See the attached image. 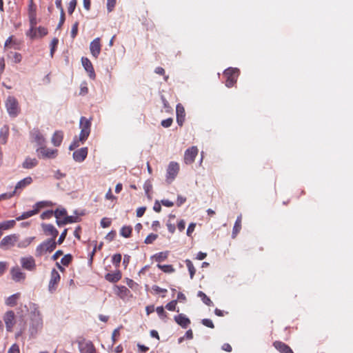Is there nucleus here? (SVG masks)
<instances>
[{"label": "nucleus", "instance_id": "nucleus-18", "mask_svg": "<svg viewBox=\"0 0 353 353\" xmlns=\"http://www.w3.org/2000/svg\"><path fill=\"white\" fill-rule=\"evenodd\" d=\"M90 50L91 54L97 58L101 52V43L99 37L94 39L90 44Z\"/></svg>", "mask_w": 353, "mask_h": 353}, {"label": "nucleus", "instance_id": "nucleus-46", "mask_svg": "<svg viewBox=\"0 0 353 353\" xmlns=\"http://www.w3.org/2000/svg\"><path fill=\"white\" fill-rule=\"evenodd\" d=\"M111 219L104 217L101 221V226L103 228H108L111 225Z\"/></svg>", "mask_w": 353, "mask_h": 353}, {"label": "nucleus", "instance_id": "nucleus-51", "mask_svg": "<svg viewBox=\"0 0 353 353\" xmlns=\"http://www.w3.org/2000/svg\"><path fill=\"white\" fill-rule=\"evenodd\" d=\"M121 261V255L120 254H116L112 256V263L115 264L116 266H119Z\"/></svg>", "mask_w": 353, "mask_h": 353}, {"label": "nucleus", "instance_id": "nucleus-27", "mask_svg": "<svg viewBox=\"0 0 353 353\" xmlns=\"http://www.w3.org/2000/svg\"><path fill=\"white\" fill-rule=\"evenodd\" d=\"M38 161L35 158L28 157L22 163V167L25 169H32L37 166Z\"/></svg>", "mask_w": 353, "mask_h": 353}, {"label": "nucleus", "instance_id": "nucleus-31", "mask_svg": "<svg viewBox=\"0 0 353 353\" xmlns=\"http://www.w3.org/2000/svg\"><path fill=\"white\" fill-rule=\"evenodd\" d=\"M34 236L27 237V238L20 241L18 243L17 246L20 248H25L28 247L30 244H31V243L34 241Z\"/></svg>", "mask_w": 353, "mask_h": 353}, {"label": "nucleus", "instance_id": "nucleus-7", "mask_svg": "<svg viewBox=\"0 0 353 353\" xmlns=\"http://www.w3.org/2000/svg\"><path fill=\"white\" fill-rule=\"evenodd\" d=\"M21 267L30 272H33L37 268L36 261L33 256H28L20 259Z\"/></svg>", "mask_w": 353, "mask_h": 353}, {"label": "nucleus", "instance_id": "nucleus-14", "mask_svg": "<svg viewBox=\"0 0 353 353\" xmlns=\"http://www.w3.org/2000/svg\"><path fill=\"white\" fill-rule=\"evenodd\" d=\"M88 152V150L86 147L78 149L73 152V159L76 162L81 163L85 159Z\"/></svg>", "mask_w": 353, "mask_h": 353}, {"label": "nucleus", "instance_id": "nucleus-2", "mask_svg": "<svg viewBox=\"0 0 353 353\" xmlns=\"http://www.w3.org/2000/svg\"><path fill=\"white\" fill-rule=\"evenodd\" d=\"M57 243L53 239H49L39 244L35 250L37 256H41L47 252H51L56 248Z\"/></svg>", "mask_w": 353, "mask_h": 353}, {"label": "nucleus", "instance_id": "nucleus-33", "mask_svg": "<svg viewBox=\"0 0 353 353\" xmlns=\"http://www.w3.org/2000/svg\"><path fill=\"white\" fill-rule=\"evenodd\" d=\"M14 225H15L14 220H10V221H6L2 222L0 223V231H1L2 230H6L12 228L14 227Z\"/></svg>", "mask_w": 353, "mask_h": 353}, {"label": "nucleus", "instance_id": "nucleus-57", "mask_svg": "<svg viewBox=\"0 0 353 353\" xmlns=\"http://www.w3.org/2000/svg\"><path fill=\"white\" fill-rule=\"evenodd\" d=\"M202 323L203 325L206 326V327H210V328H213L214 327V324H213V322L209 319H204L202 320Z\"/></svg>", "mask_w": 353, "mask_h": 353}, {"label": "nucleus", "instance_id": "nucleus-22", "mask_svg": "<svg viewBox=\"0 0 353 353\" xmlns=\"http://www.w3.org/2000/svg\"><path fill=\"white\" fill-rule=\"evenodd\" d=\"M175 321L183 328H186L190 324V319L183 314H180L174 316Z\"/></svg>", "mask_w": 353, "mask_h": 353}, {"label": "nucleus", "instance_id": "nucleus-50", "mask_svg": "<svg viewBox=\"0 0 353 353\" xmlns=\"http://www.w3.org/2000/svg\"><path fill=\"white\" fill-rule=\"evenodd\" d=\"M157 313L161 319H165L166 317V314L164 311V308L163 306L157 307L156 309Z\"/></svg>", "mask_w": 353, "mask_h": 353}, {"label": "nucleus", "instance_id": "nucleus-64", "mask_svg": "<svg viewBox=\"0 0 353 353\" xmlns=\"http://www.w3.org/2000/svg\"><path fill=\"white\" fill-rule=\"evenodd\" d=\"M143 188H144L145 193L148 194V192L152 189V185H151L150 182H149V181L145 182L144 184Z\"/></svg>", "mask_w": 353, "mask_h": 353}, {"label": "nucleus", "instance_id": "nucleus-1", "mask_svg": "<svg viewBox=\"0 0 353 353\" xmlns=\"http://www.w3.org/2000/svg\"><path fill=\"white\" fill-rule=\"evenodd\" d=\"M3 321L6 330V338H7V334L13 332L17 323V316L14 312L12 310L6 312L3 315Z\"/></svg>", "mask_w": 353, "mask_h": 353}, {"label": "nucleus", "instance_id": "nucleus-40", "mask_svg": "<svg viewBox=\"0 0 353 353\" xmlns=\"http://www.w3.org/2000/svg\"><path fill=\"white\" fill-rule=\"evenodd\" d=\"M158 268L161 270L163 272L166 273H172L174 271V269L171 265H157Z\"/></svg>", "mask_w": 353, "mask_h": 353}, {"label": "nucleus", "instance_id": "nucleus-30", "mask_svg": "<svg viewBox=\"0 0 353 353\" xmlns=\"http://www.w3.org/2000/svg\"><path fill=\"white\" fill-rule=\"evenodd\" d=\"M241 228V215H239L234 223L232 230V237L235 238Z\"/></svg>", "mask_w": 353, "mask_h": 353}, {"label": "nucleus", "instance_id": "nucleus-42", "mask_svg": "<svg viewBox=\"0 0 353 353\" xmlns=\"http://www.w3.org/2000/svg\"><path fill=\"white\" fill-rule=\"evenodd\" d=\"M77 0H71L69 2L68 6V12L69 14H72L73 13V12L75 10V8L77 6Z\"/></svg>", "mask_w": 353, "mask_h": 353}, {"label": "nucleus", "instance_id": "nucleus-48", "mask_svg": "<svg viewBox=\"0 0 353 353\" xmlns=\"http://www.w3.org/2000/svg\"><path fill=\"white\" fill-rule=\"evenodd\" d=\"M47 33H48L47 30L43 27L40 26L38 28H37V37H42L45 36L46 34H47Z\"/></svg>", "mask_w": 353, "mask_h": 353}, {"label": "nucleus", "instance_id": "nucleus-58", "mask_svg": "<svg viewBox=\"0 0 353 353\" xmlns=\"http://www.w3.org/2000/svg\"><path fill=\"white\" fill-rule=\"evenodd\" d=\"M77 32H78V23L76 22L72 27V30H71V37L72 38H74L77 34Z\"/></svg>", "mask_w": 353, "mask_h": 353}, {"label": "nucleus", "instance_id": "nucleus-4", "mask_svg": "<svg viewBox=\"0 0 353 353\" xmlns=\"http://www.w3.org/2000/svg\"><path fill=\"white\" fill-rule=\"evenodd\" d=\"M6 107L10 116L16 117L19 112V104L17 99L13 97H8L6 101Z\"/></svg>", "mask_w": 353, "mask_h": 353}, {"label": "nucleus", "instance_id": "nucleus-43", "mask_svg": "<svg viewBox=\"0 0 353 353\" xmlns=\"http://www.w3.org/2000/svg\"><path fill=\"white\" fill-rule=\"evenodd\" d=\"M11 54H12V52H10L8 54V57H10ZM21 59H22V56H21V54L20 53H18V52H14L13 53L12 60H13L14 63H20L21 61Z\"/></svg>", "mask_w": 353, "mask_h": 353}, {"label": "nucleus", "instance_id": "nucleus-38", "mask_svg": "<svg viewBox=\"0 0 353 353\" xmlns=\"http://www.w3.org/2000/svg\"><path fill=\"white\" fill-rule=\"evenodd\" d=\"M198 296L200 297L201 299V300L203 301V302L207 305H211L212 304V301L210 300V299L209 297H208L206 296V294L205 293H203V292L201 291H199L198 292Z\"/></svg>", "mask_w": 353, "mask_h": 353}, {"label": "nucleus", "instance_id": "nucleus-44", "mask_svg": "<svg viewBox=\"0 0 353 353\" xmlns=\"http://www.w3.org/2000/svg\"><path fill=\"white\" fill-rule=\"evenodd\" d=\"M35 26H36L30 25V29L29 32L27 33L28 36H29L32 39L37 37V28H35Z\"/></svg>", "mask_w": 353, "mask_h": 353}, {"label": "nucleus", "instance_id": "nucleus-32", "mask_svg": "<svg viewBox=\"0 0 353 353\" xmlns=\"http://www.w3.org/2000/svg\"><path fill=\"white\" fill-rule=\"evenodd\" d=\"M52 205V203L50 201H39V202H37V203H35V205L33 206V208H34V210H37V213H38L39 211L40 210V209L46 208V207L51 206Z\"/></svg>", "mask_w": 353, "mask_h": 353}, {"label": "nucleus", "instance_id": "nucleus-23", "mask_svg": "<svg viewBox=\"0 0 353 353\" xmlns=\"http://www.w3.org/2000/svg\"><path fill=\"white\" fill-rule=\"evenodd\" d=\"M63 139V132L62 131L57 130L53 134L51 141L54 146L58 147L61 144Z\"/></svg>", "mask_w": 353, "mask_h": 353}, {"label": "nucleus", "instance_id": "nucleus-8", "mask_svg": "<svg viewBox=\"0 0 353 353\" xmlns=\"http://www.w3.org/2000/svg\"><path fill=\"white\" fill-rule=\"evenodd\" d=\"M17 234H10L6 236L0 242V248L3 250H8L10 247L14 246L18 241Z\"/></svg>", "mask_w": 353, "mask_h": 353}, {"label": "nucleus", "instance_id": "nucleus-61", "mask_svg": "<svg viewBox=\"0 0 353 353\" xmlns=\"http://www.w3.org/2000/svg\"><path fill=\"white\" fill-rule=\"evenodd\" d=\"M146 208L145 207H140L137 210V216L138 217H141L145 212Z\"/></svg>", "mask_w": 353, "mask_h": 353}, {"label": "nucleus", "instance_id": "nucleus-10", "mask_svg": "<svg viewBox=\"0 0 353 353\" xmlns=\"http://www.w3.org/2000/svg\"><path fill=\"white\" fill-rule=\"evenodd\" d=\"M198 154V149L196 146H192L185 150L184 154V161L186 164H190L194 162L195 157Z\"/></svg>", "mask_w": 353, "mask_h": 353}, {"label": "nucleus", "instance_id": "nucleus-28", "mask_svg": "<svg viewBox=\"0 0 353 353\" xmlns=\"http://www.w3.org/2000/svg\"><path fill=\"white\" fill-rule=\"evenodd\" d=\"M19 293L14 294L10 296L9 297H8L6 299L5 303L8 306L13 307L17 305V300L19 299Z\"/></svg>", "mask_w": 353, "mask_h": 353}, {"label": "nucleus", "instance_id": "nucleus-21", "mask_svg": "<svg viewBox=\"0 0 353 353\" xmlns=\"http://www.w3.org/2000/svg\"><path fill=\"white\" fill-rule=\"evenodd\" d=\"M32 182V179L30 176H27L22 180L19 181L15 185L14 190L12 192L14 194L17 192L18 190H22L25 188L26 186L31 184Z\"/></svg>", "mask_w": 353, "mask_h": 353}, {"label": "nucleus", "instance_id": "nucleus-55", "mask_svg": "<svg viewBox=\"0 0 353 353\" xmlns=\"http://www.w3.org/2000/svg\"><path fill=\"white\" fill-rule=\"evenodd\" d=\"M67 232H68V229H65L62 233L61 234L58 241H57V243L58 244H61L63 241L65 240V237H66V235H67Z\"/></svg>", "mask_w": 353, "mask_h": 353}, {"label": "nucleus", "instance_id": "nucleus-5", "mask_svg": "<svg viewBox=\"0 0 353 353\" xmlns=\"http://www.w3.org/2000/svg\"><path fill=\"white\" fill-rule=\"evenodd\" d=\"M224 75L227 77L225 85L228 88L232 87L239 76V70L237 68H230L224 71Z\"/></svg>", "mask_w": 353, "mask_h": 353}, {"label": "nucleus", "instance_id": "nucleus-34", "mask_svg": "<svg viewBox=\"0 0 353 353\" xmlns=\"http://www.w3.org/2000/svg\"><path fill=\"white\" fill-rule=\"evenodd\" d=\"M37 214V210H34V208H33V210H32L24 212L20 216L17 218V221L23 220V219H28V218H29L34 214Z\"/></svg>", "mask_w": 353, "mask_h": 353}, {"label": "nucleus", "instance_id": "nucleus-19", "mask_svg": "<svg viewBox=\"0 0 353 353\" xmlns=\"http://www.w3.org/2000/svg\"><path fill=\"white\" fill-rule=\"evenodd\" d=\"M31 138L33 141L37 143L39 145L43 146L46 143V139L42 133L38 129H34L31 132Z\"/></svg>", "mask_w": 353, "mask_h": 353}, {"label": "nucleus", "instance_id": "nucleus-17", "mask_svg": "<svg viewBox=\"0 0 353 353\" xmlns=\"http://www.w3.org/2000/svg\"><path fill=\"white\" fill-rule=\"evenodd\" d=\"M81 63L83 66L84 69L86 70V72L88 73L89 77L94 79L96 74L94 72V70L93 68V65L91 63V61L86 57H82L81 58Z\"/></svg>", "mask_w": 353, "mask_h": 353}, {"label": "nucleus", "instance_id": "nucleus-11", "mask_svg": "<svg viewBox=\"0 0 353 353\" xmlns=\"http://www.w3.org/2000/svg\"><path fill=\"white\" fill-rule=\"evenodd\" d=\"M12 279L16 282H22L26 279V275L18 266L10 270Z\"/></svg>", "mask_w": 353, "mask_h": 353}, {"label": "nucleus", "instance_id": "nucleus-39", "mask_svg": "<svg viewBox=\"0 0 353 353\" xmlns=\"http://www.w3.org/2000/svg\"><path fill=\"white\" fill-rule=\"evenodd\" d=\"M81 143V141L80 140V135L79 137H75L72 142V143L69 146L70 150H73L75 148H78Z\"/></svg>", "mask_w": 353, "mask_h": 353}, {"label": "nucleus", "instance_id": "nucleus-16", "mask_svg": "<svg viewBox=\"0 0 353 353\" xmlns=\"http://www.w3.org/2000/svg\"><path fill=\"white\" fill-rule=\"evenodd\" d=\"M42 229L46 235L50 236V239H53L55 241L59 232L58 230L52 224H41Z\"/></svg>", "mask_w": 353, "mask_h": 353}, {"label": "nucleus", "instance_id": "nucleus-63", "mask_svg": "<svg viewBox=\"0 0 353 353\" xmlns=\"http://www.w3.org/2000/svg\"><path fill=\"white\" fill-rule=\"evenodd\" d=\"M185 222L184 221V220L179 221L177 224V228H178L179 230L182 232L185 229Z\"/></svg>", "mask_w": 353, "mask_h": 353}, {"label": "nucleus", "instance_id": "nucleus-36", "mask_svg": "<svg viewBox=\"0 0 353 353\" xmlns=\"http://www.w3.org/2000/svg\"><path fill=\"white\" fill-rule=\"evenodd\" d=\"M54 216L57 219H60L62 217H65L66 216L67 212L65 208H58L54 212H53Z\"/></svg>", "mask_w": 353, "mask_h": 353}, {"label": "nucleus", "instance_id": "nucleus-25", "mask_svg": "<svg viewBox=\"0 0 353 353\" xmlns=\"http://www.w3.org/2000/svg\"><path fill=\"white\" fill-rule=\"evenodd\" d=\"M274 346L281 353H293L291 348L288 345L282 342L275 341L274 343Z\"/></svg>", "mask_w": 353, "mask_h": 353}, {"label": "nucleus", "instance_id": "nucleus-24", "mask_svg": "<svg viewBox=\"0 0 353 353\" xmlns=\"http://www.w3.org/2000/svg\"><path fill=\"white\" fill-rule=\"evenodd\" d=\"M105 279L111 283H116L121 279V273L119 270L114 272L108 273L105 276Z\"/></svg>", "mask_w": 353, "mask_h": 353}, {"label": "nucleus", "instance_id": "nucleus-26", "mask_svg": "<svg viewBox=\"0 0 353 353\" xmlns=\"http://www.w3.org/2000/svg\"><path fill=\"white\" fill-rule=\"evenodd\" d=\"M185 119V110L181 104L176 105V121L179 125H181Z\"/></svg>", "mask_w": 353, "mask_h": 353}, {"label": "nucleus", "instance_id": "nucleus-35", "mask_svg": "<svg viewBox=\"0 0 353 353\" xmlns=\"http://www.w3.org/2000/svg\"><path fill=\"white\" fill-rule=\"evenodd\" d=\"M132 228L130 226H123L120 230V234L125 237L128 238L130 236Z\"/></svg>", "mask_w": 353, "mask_h": 353}, {"label": "nucleus", "instance_id": "nucleus-41", "mask_svg": "<svg viewBox=\"0 0 353 353\" xmlns=\"http://www.w3.org/2000/svg\"><path fill=\"white\" fill-rule=\"evenodd\" d=\"M167 257H168L167 252H159L154 256V258L158 262H161V261H164L165 259H167Z\"/></svg>", "mask_w": 353, "mask_h": 353}, {"label": "nucleus", "instance_id": "nucleus-15", "mask_svg": "<svg viewBox=\"0 0 353 353\" xmlns=\"http://www.w3.org/2000/svg\"><path fill=\"white\" fill-rule=\"evenodd\" d=\"M179 170V165L176 162L170 163L167 170V179L173 180L177 175Z\"/></svg>", "mask_w": 353, "mask_h": 353}, {"label": "nucleus", "instance_id": "nucleus-6", "mask_svg": "<svg viewBox=\"0 0 353 353\" xmlns=\"http://www.w3.org/2000/svg\"><path fill=\"white\" fill-rule=\"evenodd\" d=\"M37 152L39 158L54 159L57 156L58 150L43 145L37 149Z\"/></svg>", "mask_w": 353, "mask_h": 353}, {"label": "nucleus", "instance_id": "nucleus-52", "mask_svg": "<svg viewBox=\"0 0 353 353\" xmlns=\"http://www.w3.org/2000/svg\"><path fill=\"white\" fill-rule=\"evenodd\" d=\"M52 215H53V211L52 210H48V211H46V212H43L41 214V218L42 219H47L51 218Z\"/></svg>", "mask_w": 353, "mask_h": 353}, {"label": "nucleus", "instance_id": "nucleus-20", "mask_svg": "<svg viewBox=\"0 0 353 353\" xmlns=\"http://www.w3.org/2000/svg\"><path fill=\"white\" fill-rule=\"evenodd\" d=\"M79 350L81 353H94L95 349L90 341H81L79 343Z\"/></svg>", "mask_w": 353, "mask_h": 353}, {"label": "nucleus", "instance_id": "nucleus-12", "mask_svg": "<svg viewBox=\"0 0 353 353\" xmlns=\"http://www.w3.org/2000/svg\"><path fill=\"white\" fill-rule=\"evenodd\" d=\"M60 281V274L56 270H52L51 272L50 280L49 281L48 290L50 292H53L57 287V285Z\"/></svg>", "mask_w": 353, "mask_h": 353}, {"label": "nucleus", "instance_id": "nucleus-56", "mask_svg": "<svg viewBox=\"0 0 353 353\" xmlns=\"http://www.w3.org/2000/svg\"><path fill=\"white\" fill-rule=\"evenodd\" d=\"M66 224L75 223L77 221V217L73 216H65L64 217Z\"/></svg>", "mask_w": 353, "mask_h": 353}, {"label": "nucleus", "instance_id": "nucleus-9", "mask_svg": "<svg viewBox=\"0 0 353 353\" xmlns=\"http://www.w3.org/2000/svg\"><path fill=\"white\" fill-rule=\"evenodd\" d=\"M31 324L36 329L40 328L42 326V316L37 308H35L31 313Z\"/></svg>", "mask_w": 353, "mask_h": 353}, {"label": "nucleus", "instance_id": "nucleus-49", "mask_svg": "<svg viewBox=\"0 0 353 353\" xmlns=\"http://www.w3.org/2000/svg\"><path fill=\"white\" fill-rule=\"evenodd\" d=\"M176 301H172L165 305V308L170 311H174L176 309Z\"/></svg>", "mask_w": 353, "mask_h": 353}, {"label": "nucleus", "instance_id": "nucleus-53", "mask_svg": "<svg viewBox=\"0 0 353 353\" xmlns=\"http://www.w3.org/2000/svg\"><path fill=\"white\" fill-rule=\"evenodd\" d=\"M195 227H196L195 223H191L188 225V228L187 232H186V234L188 236H190L192 235V232L194 231Z\"/></svg>", "mask_w": 353, "mask_h": 353}, {"label": "nucleus", "instance_id": "nucleus-45", "mask_svg": "<svg viewBox=\"0 0 353 353\" xmlns=\"http://www.w3.org/2000/svg\"><path fill=\"white\" fill-rule=\"evenodd\" d=\"M158 237L157 234H149L145 239V243L146 244H150L154 242Z\"/></svg>", "mask_w": 353, "mask_h": 353}, {"label": "nucleus", "instance_id": "nucleus-62", "mask_svg": "<svg viewBox=\"0 0 353 353\" xmlns=\"http://www.w3.org/2000/svg\"><path fill=\"white\" fill-rule=\"evenodd\" d=\"M14 195V194L13 192L1 194L0 195V201L3 200V199H8L11 198Z\"/></svg>", "mask_w": 353, "mask_h": 353}, {"label": "nucleus", "instance_id": "nucleus-3", "mask_svg": "<svg viewBox=\"0 0 353 353\" xmlns=\"http://www.w3.org/2000/svg\"><path fill=\"white\" fill-rule=\"evenodd\" d=\"M91 121L84 117H81L79 122L80 132V140L81 143H83L88 139L90 133Z\"/></svg>", "mask_w": 353, "mask_h": 353}, {"label": "nucleus", "instance_id": "nucleus-59", "mask_svg": "<svg viewBox=\"0 0 353 353\" xmlns=\"http://www.w3.org/2000/svg\"><path fill=\"white\" fill-rule=\"evenodd\" d=\"M172 123V119H167L165 120H163L161 121V125L164 128H168L170 127Z\"/></svg>", "mask_w": 353, "mask_h": 353}, {"label": "nucleus", "instance_id": "nucleus-54", "mask_svg": "<svg viewBox=\"0 0 353 353\" xmlns=\"http://www.w3.org/2000/svg\"><path fill=\"white\" fill-rule=\"evenodd\" d=\"M19 347L17 344H13L8 350V353H19Z\"/></svg>", "mask_w": 353, "mask_h": 353}, {"label": "nucleus", "instance_id": "nucleus-29", "mask_svg": "<svg viewBox=\"0 0 353 353\" xmlns=\"http://www.w3.org/2000/svg\"><path fill=\"white\" fill-rule=\"evenodd\" d=\"M117 294L119 296L121 299H125L129 296L130 292V290L125 286H117Z\"/></svg>", "mask_w": 353, "mask_h": 353}, {"label": "nucleus", "instance_id": "nucleus-60", "mask_svg": "<svg viewBox=\"0 0 353 353\" xmlns=\"http://www.w3.org/2000/svg\"><path fill=\"white\" fill-rule=\"evenodd\" d=\"M117 0H108L107 8L108 11H112L116 4Z\"/></svg>", "mask_w": 353, "mask_h": 353}, {"label": "nucleus", "instance_id": "nucleus-37", "mask_svg": "<svg viewBox=\"0 0 353 353\" xmlns=\"http://www.w3.org/2000/svg\"><path fill=\"white\" fill-rule=\"evenodd\" d=\"M185 264L187 265V268H188V270H189V272H190V278L192 279L195 272H196V270L193 265V263H192V261L189 259H186L185 260Z\"/></svg>", "mask_w": 353, "mask_h": 353}, {"label": "nucleus", "instance_id": "nucleus-47", "mask_svg": "<svg viewBox=\"0 0 353 353\" xmlns=\"http://www.w3.org/2000/svg\"><path fill=\"white\" fill-rule=\"evenodd\" d=\"M72 260V256L70 254H66L65 255L61 260V263L63 265H68L69 263H70Z\"/></svg>", "mask_w": 353, "mask_h": 353}, {"label": "nucleus", "instance_id": "nucleus-13", "mask_svg": "<svg viewBox=\"0 0 353 353\" xmlns=\"http://www.w3.org/2000/svg\"><path fill=\"white\" fill-rule=\"evenodd\" d=\"M28 17L30 24L32 26H36L37 24V7L33 3L32 0L30 1L28 5Z\"/></svg>", "mask_w": 353, "mask_h": 353}]
</instances>
